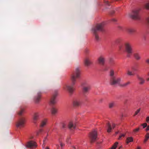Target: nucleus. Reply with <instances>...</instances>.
Wrapping results in <instances>:
<instances>
[{
	"label": "nucleus",
	"mask_w": 149,
	"mask_h": 149,
	"mask_svg": "<svg viewBox=\"0 0 149 149\" xmlns=\"http://www.w3.org/2000/svg\"><path fill=\"white\" fill-rule=\"evenodd\" d=\"M146 62L149 65V58L147 59L146 60Z\"/></svg>",
	"instance_id": "obj_38"
},
{
	"label": "nucleus",
	"mask_w": 149,
	"mask_h": 149,
	"mask_svg": "<svg viewBox=\"0 0 149 149\" xmlns=\"http://www.w3.org/2000/svg\"><path fill=\"white\" fill-rule=\"evenodd\" d=\"M130 16L133 19H140V17L139 14V10H136L133 11L130 15Z\"/></svg>",
	"instance_id": "obj_7"
},
{
	"label": "nucleus",
	"mask_w": 149,
	"mask_h": 149,
	"mask_svg": "<svg viewBox=\"0 0 149 149\" xmlns=\"http://www.w3.org/2000/svg\"><path fill=\"white\" fill-rule=\"evenodd\" d=\"M134 56L135 59L137 60H139L141 58L140 54L138 52H136L134 54Z\"/></svg>",
	"instance_id": "obj_19"
},
{
	"label": "nucleus",
	"mask_w": 149,
	"mask_h": 149,
	"mask_svg": "<svg viewBox=\"0 0 149 149\" xmlns=\"http://www.w3.org/2000/svg\"><path fill=\"white\" fill-rule=\"evenodd\" d=\"M25 122V118L24 117H20L16 123V126L17 127L21 128L24 127Z\"/></svg>",
	"instance_id": "obj_6"
},
{
	"label": "nucleus",
	"mask_w": 149,
	"mask_h": 149,
	"mask_svg": "<svg viewBox=\"0 0 149 149\" xmlns=\"http://www.w3.org/2000/svg\"><path fill=\"white\" fill-rule=\"evenodd\" d=\"M118 133V132H116V134H117Z\"/></svg>",
	"instance_id": "obj_51"
},
{
	"label": "nucleus",
	"mask_w": 149,
	"mask_h": 149,
	"mask_svg": "<svg viewBox=\"0 0 149 149\" xmlns=\"http://www.w3.org/2000/svg\"><path fill=\"white\" fill-rule=\"evenodd\" d=\"M41 93L38 91L37 93V95L34 98V100L36 103H38L40 100L41 97Z\"/></svg>",
	"instance_id": "obj_13"
},
{
	"label": "nucleus",
	"mask_w": 149,
	"mask_h": 149,
	"mask_svg": "<svg viewBox=\"0 0 149 149\" xmlns=\"http://www.w3.org/2000/svg\"><path fill=\"white\" fill-rule=\"evenodd\" d=\"M33 136H31L30 137V139H33Z\"/></svg>",
	"instance_id": "obj_46"
},
{
	"label": "nucleus",
	"mask_w": 149,
	"mask_h": 149,
	"mask_svg": "<svg viewBox=\"0 0 149 149\" xmlns=\"http://www.w3.org/2000/svg\"><path fill=\"white\" fill-rule=\"evenodd\" d=\"M127 101V100H126L125 101V104H126V102Z\"/></svg>",
	"instance_id": "obj_55"
},
{
	"label": "nucleus",
	"mask_w": 149,
	"mask_h": 149,
	"mask_svg": "<svg viewBox=\"0 0 149 149\" xmlns=\"http://www.w3.org/2000/svg\"><path fill=\"white\" fill-rule=\"evenodd\" d=\"M125 48L126 52L127 53V56L130 57L133 53L132 47L129 43H126L125 44Z\"/></svg>",
	"instance_id": "obj_4"
},
{
	"label": "nucleus",
	"mask_w": 149,
	"mask_h": 149,
	"mask_svg": "<svg viewBox=\"0 0 149 149\" xmlns=\"http://www.w3.org/2000/svg\"><path fill=\"white\" fill-rule=\"evenodd\" d=\"M42 130H40L38 132H37V135H38L39 134L40 132H42Z\"/></svg>",
	"instance_id": "obj_41"
},
{
	"label": "nucleus",
	"mask_w": 149,
	"mask_h": 149,
	"mask_svg": "<svg viewBox=\"0 0 149 149\" xmlns=\"http://www.w3.org/2000/svg\"><path fill=\"white\" fill-rule=\"evenodd\" d=\"M147 81H149V77L147 79Z\"/></svg>",
	"instance_id": "obj_52"
},
{
	"label": "nucleus",
	"mask_w": 149,
	"mask_h": 149,
	"mask_svg": "<svg viewBox=\"0 0 149 149\" xmlns=\"http://www.w3.org/2000/svg\"><path fill=\"white\" fill-rule=\"evenodd\" d=\"M145 7L146 9H149V3H146L145 5ZM146 21L149 24V16L146 19Z\"/></svg>",
	"instance_id": "obj_24"
},
{
	"label": "nucleus",
	"mask_w": 149,
	"mask_h": 149,
	"mask_svg": "<svg viewBox=\"0 0 149 149\" xmlns=\"http://www.w3.org/2000/svg\"><path fill=\"white\" fill-rule=\"evenodd\" d=\"M122 117H123V115H122Z\"/></svg>",
	"instance_id": "obj_57"
},
{
	"label": "nucleus",
	"mask_w": 149,
	"mask_h": 149,
	"mask_svg": "<svg viewBox=\"0 0 149 149\" xmlns=\"http://www.w3.org/2000/svg\"><path fill=\"white\" fill-rule=\"evenodd\" d=\"M136 149H141V148L140 147H138Z\"/></svg>",
	"instance_id": "obj_47"
},
{
	"label": "nucleus",
	"mask_w": 149,
	"mask_h": 149,
	"mask_svg": "<svg viewBox=\"0 0 149 149\" xmlns=\"http://www.w3.org/2000/svg\"><path fill=\"white\" fill-rule=\"evenodd\" d=\"M46 149H49V148L48 147H47L46 148Z\"/></svg>",
	"instance_id": "obj_49"
},
{
	"label": "nucleus",
	"mask_w": 149,
	"mask_h": 149,
	"mask_svg": "<svg viewBox=\"0 0 149 149\" xmlns=\"http://www.w3.org/2000/svg\"><path fill=\"white\" fill-rule=\"evenodd\" d=\"M140 130L139 127L136 128L133 130V132L134 134H135L136 132H138Z\"/></svg>",
	"instance_id": "obj_30"
},
{
	"label": "nucleus",
	"mask_w": 149,
	"mask_h": 149,
	"mask_svg": "<svg viewBox=\"0 0 149 149\" xmlns=\"http://www.w3.org/2000/svg\"><path fill=\"white\" fill-rule=\"evenodd\" d=\"M148 76L149 75V72L148 73Z\"/></svg>",
	"instance_id": "obj_56"
},
{
	"label": "nucleus",
	"mask_w": 149,
	"mask_h": 149,
	"mask_svg": "<svg viewBox=\"0 0 149 149\" xmlns=\"http://www.w3.org/2000/svg\"><path fill=\"white\" fill-rule=\"evenodd\" d=\"M110 84L112 85H120L121 78L117 77L115 74L114 71L111 70L109 73Z\"/></svg>",
	"instance_id": "obj_3"
},
{
	"label": "nucleus",
	"mask_w": 149,
	"mask_h": 149,
	"mask_svg": "<svg viewBox=\"0 0 149 149\" xmlns=\"http://www.w3.org/2000/svg\"><path fill=\"white\" fill-rule=\"evenodd\" d=\"M36 146V143L32 141L28 142L26 145V147H27L31 148H35Z\"/></svg>",
	"instance_id": "obj_9"
},
{
	"label": "nucleus",
	"mask_w": 149,
	"mask_h": 149,
	"mask_svg": "<svg viewBox=\"0 0 149 149\" xmlns=\"http://www.w3.org/2000/svg\"><path fill=\"white\" fill-rule=\"evenodd\" d=\"M50 111L52 114L53 116L55 115L58 112V109L55 107H52Z\"/></svg>",
	"instance_id": "obj_16"
},
{
	"label": "nucleus",
	"mask_w": 149,
	"mask_h": 149,
	"mask_svg": "<svg viewBox=\"0 0 149 149\" xmlns=\"http://www.w3.org/2000/svg\"><path fill=\"white\" fill-rule=\"evenodd\" d=\"M119 28L120 29H122V27L121 26H119Z\"/></svg>",
	"instance_id": "obj_48"
},
{
	"label": "nucleus",
	"mask_w": 149,
	"mask_h": 149,
	"mask_svg": "<svg viewBox=\"0 0 149 149\" xmlns=\"http://www.w3.org/2000/svg\"><path fill=\"white\" fill-rule=\"evenodd\" d=\"M84 63L86 66H88L92 64V62L90 58L88 57H86L84 59Z\"/></svg>",
	"instance_id": "obj_15"
},
{
	"label": "nucleus",
	"mask_w": 149,
	"mask_h": 149,
	"mask_svg": "<svg viewBox=\"0 0 149 149\" xmlns=\"http://www.w3.org/2000/svg\"><path fill=\"white\" fill-rule=\"evenodd\" d=\"M90 89L91 86L90 85H87L84 86L82 89V92L84 95H85L88 93Z\"/></svg>",
	"instance_id": "obj_8"
},
{
	"label": "nucleus",
	"mask_w": 149,
	"mask_h": 149,
	"mask_svg": "<svg viewBox=\"0 0 149 149\" xmlns=\"http://www.w3.org/2000/svg\"><path fill=\"white\" fill-rule=\"evenodd\" d=\"M137 78L139 81V84H143L144 83L145 80L143 78L139 76H138Z\"/></svg>",
	"instance_id": "obj_22"
},
{
	"label": "nucleus",
	"mask_w": 149,
	"mask_h": 149,
	"mask_svg": "<svg viewBox=\"0 0 149 149\" xmlns=\"http://www.w3.org/2000/svg\"><path fill=\"white\" fill-rule=\"evenodd\" d=\"M80 104V101L79 99H74L73 102V105L74 107L78 106Z\"/></svg>",
	"instance_id": "obj_17"
},
{
	"label": "nucleus",
	"mask_w": 149,
	"mask_h": 149,
	"mask_svg": "<svg viewBox=\"0 0 149 149\" xmlns=\"http://www.w3.org/2000/svg\"><path fill=\"white\" fill-rule=\"evenodd\" d=\"M140 110V109H139L137 110V111L135 112V114L134 116H135L138 114V113L139 112Z\"/></svg>",
	"instance_id": "obj_34"
},
{
	"label": "nucleus",
	"mask_w": 149,
	"mask_h": 149,
	"mask_svg": "<svg viewBox=\"0 0 149 149\" xmlns=\"http://www.w3.org/2000/svg\"><path fill=\"white\" fill-rule=\"evenodd\" d=\"M90 52L89 49H85V52L87 54H88Z\"/></svg>",
	"instance_id": "obj_36"
},
{
	"label": "nucleus",
	"mask_w": 149,
	"mask_h": 149,
	"mask_svg": "<svg viewBox=\"0 0 149 149\" xmlns=\"http://www.w3.org/2000/svg\"><path fill=\"white\" fill-rule=\"evenodd\" d=\"M147 127L146 129V130L147 131L149 130V125L147 126Z\"/></svg>",
	"instance_id": "obj_44"
},
{
	"label": "nucleus",
	"mask_w": 149,
	"mask_h": 149,
	"mask_svg": "<svg viewBox=\"0 0 149 149\" xmlns=\"http://www.w3.org/2000/svg\"><path fill=\"white\" fill-rule=\"evenodd\" d=\"M127 74L129 76H133L134 75V74L132 72L128 70L127 71Z\"/></svg>",
	"instance_id": "obj_28"
},
{
	"label": "nucleus",
	"mask_w": 149,
	"mask_h": 149,
	"mask_svg": "<svg viewBox=\"0 0 149 149\" xmlns=\"http://www.w3.org/2000/svg\"><path fill=\"white\" fill-rule=\"evenodd\" d=\"M115 105V103L114 102H111L109 104V107L110 108H113Z\"/></svg>",
	"instance_id": "obj_29"
},
{
	"label": "nucleus",
	"mask_w": 149,
	"mask_h": 149,
	"mask_svg": "<svg viewBox=\"0 0 149 149\" xmlns=\"http://www.w3.org/2000/svg\"><path fill=\"white\" fill-rule=\"evenodd\" d=\"M98 61L100 64L104 65L105 61V58L104 56L101 55L99 56L98 58Z\"/></svg>",
	"instance_id": "obj_11"
},
{
	"label": "nucleus",
	"mask_w": 149,
	"mask_h": 149,
	"mask_svg": "<svg viewBox=\"0 0 149 149\" xmlns=\"http://www.w3.org/2000/svg\"><path fill=\"white\" fill-rule=\"evenodd\" d=\"M90 141L92 143L95 141L97 138V132L95 130H93L91 132L89 135Z\"/></svg>",
	"instance_id": "obj_5"
},
{
	"label": "nucleus",
	"mask_w": 149,
	"mask_h": 149,
	"mask_svg": "<svg viewBox=\"0 0 149 149\" xmlns=\"http://www.w3.org/2000/svg\"><path fill=\"white\" fill-rule=\"evenodd\" d=\"M111 20L113 22H116L117 21V20L115 19V18H113V19H111Z\"/></svg>",
	"instance_id": "obj_43"
},
{
	"label": "nucleus",
	"mask_w": 149,
	"mask_h": 149,
	"mask_svg": "<svg viewBox=\"0 0 149 149\" xmlns=\"http://www.w3.org/2000/svg\"><path fill=\"white\" fill-rule=\"evenodd\" d=\"M46 139H47V137H46V138H45V139H44V140H43L44 142L45 141V140H46Z\"/></svg>",
	"instance_id": "obj_50"
},
{
	"label": "nucleus",
	"mask_w": 149,
	"mask_h": 149,
	"mask_svg": "<svg viewBox=\"0 0 149 149\" xmlns=\"http://www.w3.org/2000/svg\"><path fill=\"white\" fill-rule=\"evenodd\" d=\"M58 94L57 91H55L53 94L50 100V103L52 104H54L56 103V98Z\"/></svg>",
	"instance_id": "obj_10"
},
{
	"label": "nucleus",
	"mask_w": 149,
	"mask_h": 149,
	"mask_svg": "<svg viewBox=\"0 0 149 149\" xmlns=\"http://www.w3.org/2000/svg\"><path fill=\"white\" fill-rule=\"evenodd\" d=\"M149 138V133H148L145 136V139L144 140V142L146 143Z\"/></svg>",
	"instance_id": "obj_25"
},
{
	"label": "nucleus",
	"mask_w": 149,
	"mask_h": 149,
	"mask_svg": "<svg viewBox=\"0 0 149 149\" xmlns=\"http://www.w3.org/2000/svg\"><path fill=\"white\" fill-rule=\"evenodd\" d=\"M64 145V144H63L61 143H60V145L61 147H63Z\"/></svg>",
	"instance_id": "obj_45"
},
{
	"label": "nucleus",
	"mask_w": 149,
	"mask_h": 149,
	"mask_svg": "<svg viewBox=\"0 0 149 149\" xmlns=\"http://www.w3.org/2000/svg\"><path fill=\"white\" fill-rule=\"evenodd\" d=\"M80 75V69L79 68H76L74 72L71 75V86L66 85L63 87V88L67 90L71 94L72 93L74 90L73 86L76 83V79L79 78Z\"/></svg>",
	"instance_id": "obj_1"
},
{
	"label": "nucleus",
	"mask_w": 149,
	"mask_h": 149,
	"mask_svg": "<svg viewBox=\"0 0 149 149\" xmlns=\"http://www.w3.org/2000/svg\"><path fill=\"white\" fill-rule=\"evenodd\" d=\"M68 126V128L70 130H73L75 129L76 126L75 122L72 121L70 122Z\"/></svg>",
	"instance_id": "obj_14"
},
{
	"label": "nucleus",
	"mask_w": 149,
	"mask_h": 149,
	"mask_svg": "<svg viewBox=\"0 0 149 149\" xmlns=\"http://www.w3.org/2000/svg\"><path fill=\"white\" fill-rule=\"evenodd\" d=\"M146 121L148 123L149 122V116L147 117L146 118Z\"/></svg>",
	"instance_id": "obj_39"
},
{
	"label": "nucleus",
	"mask_w": 149,
	"mask_h": 149,
	"mask_svg": "<svg viewBox=\"0 0 149 149\" xmlns=\"http://www.w3.org/2000/svg\"><path fill=\"white\" fill-rule=\"evenodd\" d=\"M70 139V137L69 136H68L67 137V139L66 140V142L68 143H69V139Z\"/></svg>",
	"instance_id": "obj_37"
},
{
	"label": "nucleus",
	"mask_w": 149,
	"mask_h": 149,
	"mask_svg": "<svg viewBox=\"0 0 149 149\" xmlns=\"http://www.w3.org/2000/svg\"><path fill=\"white\" fill-rule=\"evenodd\" d=\"M104 25V22L98 24L96 26L93 27L92 29V31L94 34L95 40L96 41H98L100 40V38L97 33V32L103 30Z\"/></svg>",
	"instance_id": "obj_2"
},
{
	"label": "nucleus",
	"mask_w": 149,
	"mask_h": 149,
	"mask_svg": "<svg viewBox=\"0 0 149 149\" xmlns=\"http://www.w3.org/2000/svg\"><path fill=\"white\" fill-rule=\"evenodd\" d=\"M127 31L130 34H132L134 33L135 30L134 29L132 28H129L126 29Z\"/></svg>",
	"instance_id": "obj_21"
},
{
	"label": "nucleus",
	"mask_w": 149,
	"mask_h": 149,
	"mask_svg": "<svg viewBox=\"0 0 149 149\" xmlns=\"http://www.w3.org/2000/svg\"><path fill=\"white\" fill-rule=\"evenodd\" d=\"M125 136V134H121L119 138H118V139L120 140V139L122 137H124Z\"/></svg>",
	"instance_id": "obj_35"
},
{
	"label": "nucleus",
	"mask_w": 149,
	"mask_h": 149,
	"mask_svg": "<svg viewBox=\"0 0 149 149\" xmlns=\"http://www.w3.org/2000/svg\"><path fill=\"white\" fill-rule=\"evenodd\" d=\"M133 141V139L132 137H127L126 140V143L128 144L129 143L132 142Z\"/></svg>",
	"instance_id": "obj_23"
},
{
	"label": "nucleus",
	"mask_w": 149,
	"mask_h": 149,
	"mask_svg": "<svg viewBox=\"0 0 149 149\" xmlns=\"http://www.w3.org/2000/svg\"><path fill=\"white\" fill-rule=\"evenodd\" d=\"M39 114L38 113H35L33 116V122L34 123H36V121L39 118Z\"/></svg>",
	"instance_id": "obj_18"
},
{
	"label": "nucleus",
	"mask_w": 149,
	"mask_h": 149,
	"mask_svg": "<svg viewBox=\"0 0 149 149\" xmlns=\"http://www.w3.org/2000/svg\"><path fill=\"white\" fill-rule=\"evenodd\" d=\"M102 101V99H100V102H101Z\"/></svg>",
	"instance_id": "obj_53"
},
{
	"label": "nucleus",
	"mask_w": 149,
	"mask_h": 149,
	"mask_svg": "<svg viewBox=\"0 0 149 149\" xmlns=\"http://www.w3.org/2000/svg\"><path fill=\"white\" fill-rule=\"evenodd\" d=\"M118 144V142H116L114 145L112 146V147L109 149H116L117 146Z\"/></svg>",
	"instance_id": "obj_27"
},
{
	"label": "nucleus",
	"mask_w": 149,
	"mask_h": 149,
	"mask_svg": "<svg viewBox=\"0 0 149 149\" xmlns=\"http://www.w3.org/2000/svg\"><path fill=\"white\" fill-rule=\"evenodd\" d=\"M66 127V125L65 124H63V125H62V127L63 128H65Z\"/></svg>",
	"instance_id": "obj_40"
},
{
	"label": "nucleus",
	"mask_w": 149,
	"mask_h": 149,
	"mask_svg": "<svg viewBox=\"0 0 149 149\" xmlns=\"http://www.w3.org/2000/svg\"><path fill=\"white\" fill-rule=\"evenodd\" d=\"M104 3L106 5L109 6H110V3L108 1H105Z\"/></svg>",
	"instance_id": "obj_33"
},
{
	"label": "nucleus",
	"mask_w": 149,
	"mask_h": 149,
	"mask_svg": "<svg viewBox=\"0 0 149 149\" xmlns=\"http://www.w3.org/2000/svg\"><path fill=\"white\" fill-rule=\"evenodd\" d=\"M24 111V109L23 108H21L20 110L18 112V114L19 116H21Z\"/></svg>",
	"instance_id": "obj_26"
},
{
	"label": "nucleus",
	"mask_w": 149,
	"mask_h": 149,
	"mask_svg": "<svg viewBox=\"0 0 149 149\" xmlns=\"http://www.w3.org/2000/svg\"><path fill=\"white\" fill-rule=\"evenodd\" d=\"M141 126H143V128H144L145 127H146L147 126V124L146 123H144L141 125Z\"/></svg>",
	"instance_id": "obj_32"
},
{
	"label": "nucleus",
	"mask_w": 149,
	"mask_h": 149,
	"mask_svg": "<svg viewBox=\"0 0 149 149\" xmlns=\"http://www.w3.org/2000/svg\"><path fill=\"white\" fill-rule=\"evenodd\" d=\"M57 146H58V147H59V146H58V145H57Z\"/></svg>",
	"instance_id": "obj_58"
},
{
	"label": "nucleus",
	"mask_w": 149,
	"mask_h": 149,
	"mask_svg": "<svg viewBox=\"0 0 149 149\" xmlns=\"http://www.w3.org/2000/svg\"><path fill=\"white\" fill-rule=\"evenodd\" d=\"M130 83V81H127V82L125 83V84H123L122 86L123 87H126L128 86V85H129Z\"/></svg>",
	"instance_id": "obj_31"
},
{
	"label": "nucleus",
	"mask_w": 149,
	"mask_h": 149,
	"mask_svg": "<svg viewBox=\"0 0 149 149\" xmlns=\"http://www.w3.org/2000/svg\"><path fill=\"white\" fill-rule=\"evenodd\" d=\"M119 47H120V49H121V46H120Z\"/></svg>",
	"instance_id": "obj_54"
},
{
	"label": "nucleus",
	"mask_w": 149,
	"mask_h": 149,
	"mask_svg": "<svg viewBox=\"0 0 149 149\" xmlns=\"http://www.w3.org/2000/svg\"><path fill=\"white\" fill-rule=\"evenodd\" d=\"M115 13V11L114 10H112L110 13L111 14L113 15V14Z\"/></svg>",
	"instance_id": "obj_42"
},
{
	"label": "nucleus",
	"mask_w": 149,
	"mask_h": 149,
	"mask_svg": "<svg viewBox=\"0 0 149 149\" xmlns=\"http://www.w3.org/2000/svg\"><path fill=\"white\" fill-rule=\"evenodd\" d=\"M47 119H44L41 122L40 127H44L47 124Z\"/></svg>",
	"instance_id": "obj_20"
},
{
	"label": "nucleus",
	"mask_w": 149,
	"mask_h": 149,
	"mask_svg": "<svg viewBox=\"0 0 149 149\" xmlns=\"http://www.w3.org/2000/svg\"><path fill=\"white\" fill-rule=\"evenodd\" d=\"M112 127H111V124L108 123L107 124V132L108 133H110L111 132L112 128L114 129L116 127V125L114 123L112 124Z\"/></svg>",
	"instance_id": "obj_12"
}]
</instances>
